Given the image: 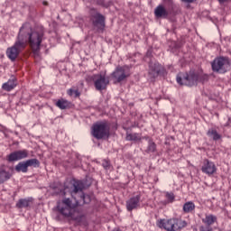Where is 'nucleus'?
Wrapping results in <instances>:
<instances>
[{"label": "nucleus", "mask_w": 231, "mask_h": 231, "mask_svg": "<svg viewBox=\"0 0 231 231\" xmlns=\"http://www.w3.org/2000/svg\"><path fill=\"white\" fill-rule=\"evenodd\" d=\"M44 41V29H32L30 23H23L20 28L16 42L14 44L6 50V57L15 62L17 57L21 55L23 50L26 49V44H29L34 59H41V44Z\"/></svg>", "instance_id": "nucleus-1"}, {"label": "nucleus", "mask_w": 231, "mask_h": 231, "mask_svg": "<svg viewBox=\"0 0 231 231\" xmlns=\"http://www.w3.org/2000/svg\"><path fill=\"white\" fill-rule=\"evenodd\" d=\"M86 185L82 180H75L72 185L71 197L75 203L70 199L65 198L57 203V210L63 217H69L76 223L84 221V213L79 207L91 202V197L84 194Z\"/></svg>", "instance_id": "nucleus-2"}, {"label": "nucleus", "mask_w": 231, "mask_h": 231, "mask_svg": "<svg viewBox=\"0 0 231 231\" xmlns=\"http://www.w3.org/2000/svg\"><path fill=\"white\" fill-rule=\"evenodd\" d=\"M111 133V125L107 121H98L94 123L91 127V134L96 140H104L109 138Z\"/></svg>", "instance_id": "nucleus-3"}, {"label": "nucleus", "mask_w": 231, "mask_h": 231, "mask_svg": "<svg viewBox=\"0 0 231 231\" xmlns=\"http://www.w3.org/2000/svg\"><path fill=\"white\" fill-rule=\"evenodd\" d=\"M211 69L215 73L224 74L231 69V60L228 57L220 56L217 57L211 62Z\"/></svg>", "instance_id": "nucleus-4"}, {"label": "nucleus", "mask_w": 231, "mask_h": 231, "mask_svg": "<svg viewBox=\"0 0 231 231\" xmlns=\"http://www.w3.org/2000/svg\"><path fill=\"white\" fill-rule=\"evenodd\" d=\"M154 15L157 19H167L169 15H176V5H174V2L170 0L168 8H165V5H159L154 9Z\"/></svg>", "instance_id": "nucleus-5"}, {"label": "nucleus", "mask_w": 231, "mask_h": 231, "mask_svg": "<svg viewBox=\"0 0 231 231\" xmlns=\"http://www.w3.org/2000/svg\"><path fill=\"white\" fill-rule=\"evenodd\" d=\"M129 77H131V71L127 66H117L111 74L114 84H120V82H124V80L129 79Z\"/></svg>", "instance_id": "nucleus-6"}, {"label": "nucleus", "mask_w": 231, "mask_h": 231, "mask_svg": "<svg viewBox=\"0 0 231 231\" xmlns=\"http://www.w3.org/2000/svg\"><path fill=\"white\" fill-rule=\"evenodd\" d=\"M198 72L194 70H190L182 78L180 75L177 76V82L180 84V86H189V88H192V86H198Z\"/></svg>", "instance_id": "nucleus-7"}, {"label": "nucleus", "mask_w": 231, "mask_h": 231, "mask_svg": "<svg viewBox=\"0 0 231 231\" xmlns=\"http://www.w3.org/2000/svg\"><path fill=\"white\" fill-rule=\"evenodd\" d=\"M90 79L93 80L97 91H104L109 86V79L106 78V75L95 74L90 77Z\"/></svg>", "instance_id": "nucleus-8"}, {"label": "nucleus", "mask_w": 231, "mask_h": 231, "mask_svg": "<svg viewBox=\"0 0 231 231\" xmlns=\"http://www.w3.org/2000/svg\"><path fill=\"white\" fill-rule=\"evenodd\" d=\"M91 21L97 32H104V28H106V17L104 15L100 13H96L91 16Z\"/></svg>", "instance_id": "nucleus-9"}, {"label": "nucleus", "mask_w": 231, "mask_h": 231, "mask_svg": "<svg viewBox=\"0 0 231 231\" xmlns=\"http://www.w3.org/2000/svg\"><path fill=\"white\" fill-rule=\"evenodd\" d=\"M28 150H18L11 152L6 156L7 162H19L20 160H24L28 158Z\"/></svg>", "instance_id": "nucleus-10"}, {"label": "nucleus", "mask_w": 231, "mask_h": 231, "mask_svg": "<svg viewBox=\"0 0 231 231\" xmlns=\"http://www.w3.org/2000/svg\"><path fill=\"white\" fill-rule=\"evenodd\" d=\"M201 171L202 172H204V174H208V176H212V174H216V172H217V168L212 161L205 159L201 167Z\"/></svg>", "instance_id": "nucleus-11"}, {"label": "nucleus", "mask_w": 231, "mask_h": 231, "mask_svg": "<svg viewBox=\"0 0 231 231\" xmlns=\"http://www.w3.org/2000/svg\"><path fill=\"white\" fill-rule=\"evenodd\" d=\"M141 199H142V195L139 194L126 200V209L128 210V212H133V210H136L140 208Z\"/></svg>", "instance_id": "nucleus-12"}, {"label": "nucleus", "mask_w": 231, "mask_h": 231, "mask_svg": "<svg viewBox=\"0 0 231 231\" xmlns=\"http://www.w3.org/2000/svg\"><path fill=\"white\" fill-rule=\"evenodd\" d=\"M159 226L167 231H176V218L162 219L159 222Z\"/></svg>", "instance_id": "nucleus-13"}, {"label": "nucleus", "mask_w": 231, "mask_h": 231, "mask_svg": "<svg viewBox=\"0 0 231 231\" xmlns=\"http://www.w3.org/2000/svg\"><path fill=\"white\" fill-rule=\"evenodd\" d=\"M165 71V69L160 63H153L150 66L149 77L151 79H156L159 75H162Z\"/></svg>", "instance_id": "nucleus-14"}, {"label": "nucleus", "mask_w": 231, "mask_h": 231, "mask_svg": "<svg viewBox=\"0 0 231 231\" xmlns=\"http://www.w3.org/2000/svg\"><path fill=\"white\" fill-rule=\"evenodd\" d=\"M15 88H17V79L15 78L8 79L7 82L2 85L4 91H12V89H15Z\"/></svg>", "instance_id": "nucleus-15"}, {"label": "nucleus", "mask_w": 231, "mask_h": 231, "mask_svg": "<svg viewBox=\"0 0 231 231\" xmlns=\"http://www.w3.org/2000/svg\"><path fill=\"white\" fill-rule=\"evenodd\" d=\"M33 203V199L28 198V199H20L16 203L17 208H28L30 205Z\"/></svg>", "instance_id": "nucleus-16"}, {"label": "nucleus", "mask_w": 231, "mask_h": 231, "mask_svg": "<svg viewBox=\"0 0 231 231\" xmlns=\"http://www.w3.org/2000/svg\"><path fill=\"white\" fill-rule=\"evenodd\" d=\"M56 107H59V109L64 110V109H69L71 106V102L68 101L67 99L60 98L55 103Z\"/></svg>", "instance_id": "nucleus-17"}, {"label": "nucleus", "mask_w": 231, "mask_h": 231, "mask_svg": "<svg viewBox=\"0 0 231 231\" xmlns=\"http://www.w3.org/2000/svg\"><path fill=\"white\" fill-rule=\"evenodd\" d=\"M202 223L207 226H212L214 223H217V217L214 215H206V217L202 219Z\"/></svg>", "instance_id": "nucleus-18"}, {"label": "nucleus", "mask_w": 231, "mask_h": 231, "mask_svg": "<svg viewBox=\"0 0 231 231\" xmlns=\"http://www.w3.org/2000/svg\"><path fill=\"white\" fill-rule=\"evenodd\" d=\"M10 178H12V173H10V171L0 169V183H5V181H8Z\"/></svg>", "instance_id": "nucleus-19"}, {"label": "nucleus", "mask_w": 231, "mask_h": 231, "mask_svg": "<svg viewBox=\"0 0 231 231\" xmlns=\"http://www.w3.org/2000/svg\"><path fill=\"white\" fill-rule=\"evenodd\" d=\"M195 209L196 205L192 201L186 202L183 205V212H185V214H190V212H194Z\"/></svg>", "instance_id": "nucleus-20"}, {"label": "nucleus", "mask_w": 231, "mask_h": 231, "mask_svg": "<svg viewBox=\"0 0 231 231\" xmlns=\"http://www.w3.org/2000/svg\"><path fill=\"white\" fill-rule=\"evenodd\" d=\"M208 136L209 138H212L215 142H217V140H221V134L217 133V130L216 129H209L207 133Z\"/></svg>", "instance_id": "nucleus-21"}, {"label": "nucleus", "mask_w": 231, "mask_h": 231, "mask_svg": "<svg viewBox=\"0 0 231 231\" xmlns=\"http://www.w3.org/2000/svg\"><path fill=\"white\" fill-rule=\"evenodd\" d=\"M14 169L16 172H28V165L26 164V161L19 162Z\"/></svg>", "instance_id": "nucleus-22"}, {"label": "nucleus", "mask_w": 231, "mask_h": 231, "mask_svg": "<svg viewBox=\"0 0 231 231\" xmlns=\"http://www.w3.org/2000/svg\"><path fill=\"white\" fill-rule=\"evenodd\" d=\"M126 140L128 142H140L142 140V135L140 134H126Z\"/></svg>", "instance_id": "nucleus-23"}, {"label": "nucleus", "mask_w": 231, "mask_h": 231, "mask_svg": "<svg viewBox=\"0 0 231 231\" xmlns=\"http://www.w3.org/2000/svg\"><path fill=\"white\" fill-rule=\"evenodd\" d=\"M145 152H147V154H151V152H156V143L152 141V139H149L148 141V146L145 150Z\"/></svg>", "instance_id": "nucleus-24"}, {"label": "nucleus", "mask_w": 231, "mask_h": 231, "mask_svg": "<svg viewBox=\"0 0 231 231\" xmlns=\"http://www.w3.org/2000/svg\"><path fill=\"white\" fill-rule=\"evenodd\" d=\"M187 226V221L175 218V231L181 230Z\"/></svg>", "instance_id": "nucleus-25"}, {"label": "nucleus", "mask_w": 231, "mask_h": 231, "mask_svg": "<svg viewBox=\"0 0 231 231\" xmlns=\"http://www.w3.org/2000/svg\"><path fill=\"white\" fill-rule=\"evenodd\" d=\"M25 163L27 164L28 167H34V169H37V167H40L41 162H39L37 159H30L25 161Z\"/></svg>", "instance_id": "nucleus-26"}, {"label": "nucleus", "mask_w": 231, "mask_h": 231, "mask_svg": "<svg viewBox=\"0 0 231 231\" xmlns=\"http://www.w3.org/2000/svg\"><path fill=\"white\" fill-rule=\"evenodd\" d=\"M67 94L69 97H74V98H79V97H80V92L79 89H75L73 88L67 90Z\"/></svg>", "instance_id": "nucleus-27"}, {"label": "nucleus", "mask_w": 231, "mask_h": 231, "mask_svg": "<svg viewBox=\"0 0 231 231\" xmlns=\"http://www.w3.org/2000/svg\"><path fill=\"white\" fill-rule=\"evenodd\" d=\"M198 82H201V84H205L209 79L208 74L199 73L198 72Z\"/></svg>", "instance_id": "nucleus-28"}, {"label": "nucleus", "mask_w": 231, "mask_h": 231, "mask_svg": "<svg viewBox=\"0 0 231 231\" xmlns=\"http://www.w3.org/2000/svg\"><path fill=\"white\" fill-rule=\"evenodd\" d=\"M102 166L104 167V169H106V171H109V169H111V162H109V161L107 160H104L102 162Z\"/></svg>", "instance_id": "nucleus-29"}, {"label": "nucleus", "mask_w": 231, "mask_h": 231, "mask_svg": "<svg viewBox=\"0 0 231 231\" xmlns=\"http://www.w3.org/2000/svg\"><path fill=\"white\" fill-rule=\"evenodd\" d=\"M166 198H167L168 201H170V203H172V201H174V199H175L174 193H172V192H171V193L167 192V193H166Z\"/></svg>", "instance_id": "nucleus-30"}, {"label": "nucleus", "mask_w": 231, "mask_h": 231, "mask_svg": "<svg viewBox=\"0 0 231 231\" xmlns=\"http://www.w3.org/2000/svg\"><path fill=\"white\" fill-rule=\"evenodd\" d=\"M199 231H214V229L210 226H201Z\"/></svg>", "instance_id": "nucleus-31"}, {"label": "nucleus", "mask_w": 231, "mask_h": 231, "mask_svg": "<svg viewBox=\"0 0 231 231\" xmlns=\"http://www.w3.org/2000/svg\"><path fill=\"white\" fill-rule=\"evenodd\" d=\"M182 3H194L196 0H181Z\"/></svg>", "instance_id": "nucleus-32"}, {"label": "nucleus", "mask_w": 231, "mask_h": 231, "mask_svg": "<svg viewBox=\"0 0 231 231\" xmlns=\"http://www.w3.org/2000/svg\"><path fill=\"white\" fill-rule=\"evenodd\" d=\"M228 0H218V3H220V5H223V3H226Z\"/></svg>", "instance_id": "nucleus-33"}, {"label": "nucleus", "mask_w": 231, "mask_h": 231, "mask_svg": "<svg viewBox=\"0 0 231 231\" xmlns=\"http://www.w3.org/2000/svg\"><path fill=\"white\" fill-rule=\"evenodd\" d=\"M113 231H122L119 228H115Z\"/></svg>", "instance_id": "nucleus-34"}, {"label": "nucleus", "mask_w": 231, "mask_h": 231, "mask_svg": "<svg viewBox=\"0 0 231 231\" xmlns=\"http://www.w3.org/2000/svg\"><path fill=\"white\" fill-rule=\"evenodd\" d=\"M43 5H48V2H43Z\"/></svg>", "instance_id": "nucleus-35"}]
</instances>
